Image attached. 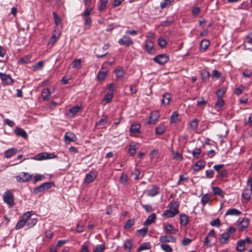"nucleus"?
I'll use <instances>...</instances> for the list:
<instances>
[{
  "mask_svg": "<svg viewBox=\"0 0 252 252\" xmlns=\"http://www.w3.org/2000/svg\"><path fill=\"white\" fill-rule=\"evenodd\" d=\"M32 214V211H28L24 213L19 221L17 222L15 228L16 229H20L22 228L30 219Z\"/></svg>",
  "mask_w": 252,
  "mask_h": 252,
  "instance_id": "1",
  "label": "nucleus"
},
{
  "mask_svg": "<svg viewBox=\"0 0 252 252\" xmlns=\"http://www.w3.org/2000/svg\"><path fill=\"white\" fill-rule=\"evenodd\" d=\"M57 157L54 153H49L47 152H42L37 154L35 157L31 158V159L42 160L45 159H52Z\"/></svg>",
  "mask_w": 252,
  "mask_h": 252,
  "instance_id": "2",
  "label": "nucleus"
},
{
  "mask_svg": "<svg viewBox=\"0 0 252 252\" xmlns=\"http://www.w3.org/2000/svg\"><path fill=\"white\" fill-rule=\"evenodd\" d=\"M236 229L234 227H230L228 228L227 232H225L221 234L219 238L220 243L224 244L227 243L230 235L235 233Z\"/></svg>",
  "mask_w": 252,
  "mask_h": 252,
  "instance_id": "3",
  "label": "nucleus"
},
{
  "mask_svg": "<svg viewBox=\"0 0 252 252\" xmlns=\"http://www.w3.org/2000/svg\"><path fill=\"white\" fill-rule=\"evenodd\" d=\"M3 201L6 203L9 207H11L14 205V196L11 190H6L3 195Z\"/></svg>",
  "mask_w": 252,
  "mask_h": 252,
  "instance_id": "4",
  "label": "nucleus"
},
{
  "mask_svg": "<svg viewBox=\"0 0 252 252\" xmlns=\"http://www.w3.org/2000/svg\"><path fill=\"white\" fill-rule=\"evenodd\" d=\"M54 184L52 182H45L40 186L36 187L34 189V192L35 193H38L39 192H42L45 190H47L51 188Z\"/></svg>",
  "mask_w": 252,
  "mask_h": 252,
  "instance_id": "5",
  "label": "nucleus"
},
{
  "mask_svg": "<svg viewBox=\"0 0 252 252\" xmlns=\"http://www.w3.org/2000/svg\"><path fill=\"white\" fill-rule=\"evenodd\" d=\"M97 175V173L95 170H91L88 173H87L84 179V183L85 184H89L90 183L93 182L96 178Z\"/></svg>",
  "mask_w": 252,
  "mask_h": 252,
  "instance_id": "6",
  "label": "nucleus"
},
{
  "mask_svg": "<svg viewBox=\"0 0 252 252\" xmlns=\"http://www.w3.org/2000/svg\"><path fill=\"white\" fill-rule=\"evenodd\" d=\"M246 243H248V244L252 243V241L248 237H247L246 238L244 239V240L239 241L237 242V247L236 248V250L239 252H243L245 249Z\"/></svg>",
  "mask_w": 252,
  "mask_h": 252,
  "instance_id": "7",
  "label": "nucleus"
},
{
  "mask_svg": "<svg viewBox=\"0 0 252 252\" xmlns=\"http://www.w3.org/2000/svg\"><path fill=\"white\" fill-rule=\"evenodd\" d=\"M144 49L150 54H154L155 52L154 42L151 40L146 39L145 41Z\"/></svg>",
  "mask_w": 252,
  "mask_h": 252,
  "instance_id": "8",
  "label": "nucleus"
},
{
  "mask_svg": "<svg viewBox=\"0 0 252 252\" xmlns=\"http://www.w3.org/2000/svg\"><path fill=\"white\" fill-rule=\"evenodd\" d=\"M153 60L157 63L159 64H163L169 60L168 56L166 54H160L156 56Z\"/></svg>",
  "mask_w": 252,
  "mask_h": 252,
  "instance_id": "9",
  "label": "nucleus"
},
{
  "mask_svg": "<svg viewBox=\"0 0 252 252\" xmlns=\"http://www.w3.org/2000/svg\"><path fill=\"white\" fill-rule=\"evenodd\" d=\"M32 177V175H30L26 172H22L19 175L16 177L17 181L19 182H26L30 181Z\"/></svg>",
  "mask_w": 252,
  "mask_h": 252,
  "instance_id": "10",
  "label": "nucleus"
},
{
  "mask_svg": "<svg viewBox=\"0 0 252 252\" xmlns=\"http://www.w3.org/2000/svg\"><path fill=\"white\" fill-rule=\"evenodd\" d=\"M118 43L120 45L126 47H127L133 44L132 40L127 35H123V37L119 40Z\"/></svg>",
  "mask_w": 252,
  "mask_h": 252,
  "instance_id": "11",
  "label": "nucleus"
},
{
  "mask_svg": "<svg viewBox=\"0 0 252 252\" xmlns=\"http://www.w3.org/2000/svg\"><path fill=\"white\" fill-rule=\"evenodd\" d=\"M64 138L66 144H69L71 142H75L77 139L75 134L71 132H66L64 134Z\"/></svg>",
  "mask_w": 252,
  "mask_h": 252,
  "instance_id": "12",
  "label": "nucleus"
},
{
  "mask_svg": "<svg viewBox=\"0 0 252 252\" xmlns=\"http://www.w3.org/2000/svg\"><path fill=\"white\" fill-rule=\"evenodd\" d=\"M61 32L59 30H55L54 33L51 37L48 43V45L52 46L57 41L61 35Z\"/></svg>",
  "mask_w": 252,
  "mask_h": 252,
  "instance_id": "13",
  "label": "nucleus"
},
{
  "mask_svg": "<svg viewBox=\"0 0 252 252\" xmlns=\"http://www.w3.org/2000/svg\"><path fill=\"white\" fill-rule=\"evenodd\" d=\"M160 115L158 111H154L151 113L149 116V120L148 124H155L158 121Z\"/></svg>",
  "mask_w": 252,
  "mask_h": 252,
  "instance_id": "14",
  "label": "nucleus"
},
{
  "mask_svg": "<svg viewBox=\"0 0 252 252\" xmlns=\"http://www.w3.org/2000/svg\"><path fill=\"white\" fill-rule=\"evenodd\" d=\"M0 78L4 84H11L12 83L13 80L9 75L0 72Z\"/></svg>",
  "mask_w": 252,
  "mask_h": 252,
  "instance_id": "15",
  "label": "nucleus"
},
{
  "mask_svg": "<svg viewBox=\"0 0 252 252\" xmlns=\"http://www.w3.org/2000/svg\"><path fill=\"white\" fill-rule=\"evenodd\" d=\"M206 164L205 161L199 160L192 166V169L194 172H198L203 168Z\"/></svg>",
  "mask_w": 252,
  "mask_h": 252,
  "instance_id": "16",
  "label": "nucleus"
},
{
  "mask_svg": "<svg viewBox=\"0 0 252 252\" xmlns=\"http://www.w3.org/2000/svg\"><path fill=\"white\" fill-rule=\"evenodd\" d=\"M108 70L103 66H102L101 69L98 72L97 75V79L99 81H103L105 79L106 76L107 74Z\"/></svg>",
  "mask_w": 252,
  "mask_h": 252,
  "instance_id": "17",
  "label": "nucleus"
},
{
  "mask_svg": "<svg viewBox=\"0 0 252 252\" xmlns=\"http://www.w3.org/2000/svg\"><path fill=\"white\" fill-rule=\"evenodd\" d=\"M212 193L213 195H219L221 198H223L225 195V192L219 187H212Z\"/></svg>",
  "mask_w": 252,
  "mask_h": 252,
  "instance_id": "18",
  "label": "nucleus"
},
{
  "mask_svg": "<svg viewBox=\"0 0 252 252\" xmlns=\"http://www.w3.org/2000/svg\"><path fill=\"white\" fill-rule=\"evenodd\" d=\"M159 241L164 244L167 242H175L176 239L172 236L161 235L159 238Z\"/></svg>",
  "mask_w": 252,
  "mask_h": 252,
  "instance_id": "19",
  "label": "nucleus"
},
{
  "mask_svg": "<svg viewBox=\"0 0 252 252\" xmlns=\"http://www.w3.org/2000/svg\"><path fill=\"white\" fill-rule=\"evenodd\" d=\"M249 220L247 218H243L238 224V230L240 231H243L249 225Z\"/></svg>",
  "mask_w": 252,
  "mask_h": 252,
  "instance_id": "20",
  "label": "nucleus"
},
{
  "mask_svg": "<svg viewBox=\"0 0 252 252\" xmlns=\"http://www.w3.org/2000/svg\"><path fill=\"white\" fill-rule=\"evenodd\" d=\"M140 127V125L139 124L136 123L132 124L129 129L130 134L131 135H134L139 133Z\"/></svg>",
  "mask_w": 252,
  "mask_h": 252,
  "instance_id": "21",
  "label": "nucleus"
},
{
  "mask_svg": "<svg viewBox=\"0 0 252 252\" xmlns=\"http://www.w3.org/2000/svg\"><path fill=\"white\" fill-rule=\"evenodd\" d=\"M159 193V188L155 186L152 187L150 189L147 190V195L150 197H154Z\"/></svg>",
  "mask_w": 252,
  "mask_h": 252,
  "instance_id": "22",
  "label": "nucleus"
},
{
  "mask_svg": "<svg viewBox=\"0 0 252 252\" xmlns=\"http://www.w3.org/2000/svg\"><path fill=\"white\" fill-rule=\"evenodd\" d=\"M139 147V144L137 143H131L129 146L128 153L130 156H133L135 153L136 149Z\"/></svg>",
  "mask_w": 252,
  "mask_h": 252,
  "instance_id": "23",
  "label": "nucleus"
},
{
  "mask_svg": "<svg viewBox=\"0 0 252 252\" xmlns=\"http://www.w3.org/2000/svg\"><path fill=\"white\" fill-rule=\"evenodd\" d=\"M212 194L211 193H206L201 197V203L203 206H205L207 203L210 201H212L211 197Z\"/></svg>",
  "mask_w": 252,
  "mask_h": 252,
  "instance_id": "24",
  "label": "nucleus"
},
{
  "mask_svg": "<svg viewBox=\"0 0 252 252\" xmlns=\"http://www.w3.org/2000/svg\"><path fill=\"white\" fill-rule=\"evenodd\" d=\"M157 216L156 214L155 213H153L150 216H149L146 220V221L144 222V226H148L153 222H155V220H156Z\"/></svg>",
  "mask_w": 252,
  "mask_h": 252,
  "instance_id": "25",
  "label": "nucleus"
},
{
  "mask_svg": "<svg viewBox=\"0 0 252 252\" xmlns=\"http://www.w3.org/2000/svg\"><path fill=\"white\" fill-rule=\"evenodd\" d=\"M242 214V212L235 208H230L227 210L225 213L226 216H239Z\"/></svg>",
  "mask_w": 252,
  "mask_h": 252,
  "instance_id": "26",
  "label": "nucleus"
},
{
  "mask_svg": "<svg viewBox=\"0 0 252 252\" xmlns=\"http://www.w3.org/2000/svg\"><path fill=\"white\" fill-rule=\"evenodd\" d=\"M178 206L179 205L177 202L174 200H172L168 205L169 209L172 211L173 212L179 214Z\"/></svg>",
  "mask_w": 252,
  "mask_h": 252,
  "instance_id": "27",
  "label": "nucleus"
},
{
  "mask_svg": "<svg viewBox=\"0 0 252 252\" xmlns=\"http://www.w3.org/2000/svg\"><path fill=\"white\" fill-rule=\"evenodd\" d=\"M166 126L163 123L160 124L156 128V133L157 135L162 134L166 130Z\"/></svg>",
  "mask_w": 252,
  "mask_h": 252,
  "instance_id": "28",
  "label": "nucleus"
},
{
  "mask_svg": "<svg viewBox=\"0 0 252 252\" xmlns=\"http://www.w3.org/2000/svg\"><path fill=\"white\" fill-rule=\"evenodd\" d=\"M210 45V41L209 40L204 39L202 40L200 44V50L201 52L205 51Z\"/></svg>",
  "mask_w": 252,
  "mask_h": 252,
  "instance_id": "29",
  "label": "nucleus"
},
{
  "mask_svg": "<svg viewBox=\"0 0 252 252\" xmlns=\"http://www.w3.org/2000/svg\"><path fill=\"white\" fill-rule=\"evenodd\" d=\"M15 133L17 136H21L23 138H26L27 137V134L26 132L20 127H16L15 129Z\"/></svg>",
  "mask_w": 252,
  "mask_h": 252,
  "instance_id": "30",
  "label": "nucleus"
},
{
  "mask_svg": "<svg viewBox=\"0 0 252 252\" xmlns=\"http://www.w3.org/2000/svg\"><path fill=\"white\" fill-rule=\"evenodd\" d=\"M17 149L15 148H11L6 150L4 153V156L7 158H9L15 155L17 153Z\"/></svg>",
  "mask_w": 252,
  "mask_h": 252,
  "instance_id": "31",
  "label": "nucleus"
},
{
  "mask_svg": "<svg viewBox=\"0 0 252 252\" xmlns=\"http://www.w3.org/2000/svg\"><path fill=\"white\" fill-rule=\"evenodd\" d=\"M84 19V29L88 30L90 29L92 25V19L90 17H83Z\"/></svg>",
  "mask_w": 252,
  "mask_h": 252,
  "instance_id": "32",
  "label": "nucleus"
},
{
  "mask_svg": "<svg viewBox=\"0 0 252 252\" xmlns=\"http://www.w3.org/2000/svg\"><path fill=\"white\" fill-rule=\"evenodd\" d=\"M108 0H99L98 3V10L100 11L106 9Z\"/></svg>",
  "mask_w": 252,
  "mask_h": 252,
  "instance_id": "33",
  "label": "nucleus"
},
{
  "mask_svg": "<svg viewBox=\"0 0 252 252\" xmlns=\"http://www.w3.org/2000/svg\"><path fill=\"white\" fill-rule=\"evenodd\" d=\"M51 92L48 88L44 89L41 93V96L43 100H47L50 98Z\"/></svg>",
  "mask_w": 252,
  "mask_h": 252,
  "instance_id": "34",
  "label": "nucleus"
},
{
  "mask_svg": "<svg viewBox=\"0 0 252 252\" xmlns=\"http://www.w3.org/2000/svg\"><path fill=\"white\" fill-rule=\"evenodd\" d=\"M132 245L133 244L131 240L129 239L126 240L124 243V250L127 252H129L132 249Z\"/></svg>",
  "mask_w": 252,
  "mask_h": 252,
  "instance_id": "35",
  "label": "nucleus"
},
{
  "mask_svg": "<svg viewBox=\"0 0 252 252\" xmlns=\"http://www.w3.org/2000/svg\"><path fill=\"white\" fill-rule=\"evenodd\" d=\"M107 122V119H101L96 123L95 126L98 128H102L104 127Z\"/></svg>",
  "mask_w": 252,
  "mask_h": 252,
  "instance_id": "36",
  "label": "nucleus"
},
{
  "mask_svg": "<svg viewBox=\"0 0 252 252\" xmlns=\"http://www.w3.org/2000/svg\"><path fill=\"white\" fill-rule=\"evenodd\" d=\"M224 104V101L221 98H219L218 101L215 103L214 108L217 111L219 112Z\"/></svg>",
  "mask_w": 252,
  "mask_h": 252,
  "instance_id": "37",
  "label": "nucleus"
},
{
  "mask_svg": "<svg viewBox=\"0 0 252 252\" xmlns=\"http://www.w3.org/2000/svg\"><path fill=\"white\" fill-rule=\"evenodd\" d=\"M171 100V96L169 94H165L163 95L161 102L162 104L166 105L169 104Z\"/></svg>",
  "mask_w": 252,
  "mask_h": 252,
  "instance_id": "38",
  "label": "nucleus"
},
{
  "mask_svg": "<svg viewBox=\"0 0 252 252\" xmlns=\"http://www.w3.org/2000/svg\"><path fill=\"white\" fill-rule=\"evenodd\" d=\"M178 214L175 212H173L172 211H171L170 210L167 209L165 210L163 213V216L164 217H165L167 218H173Z\"/></svg>",
  "mask_w": 252,
  "mask_h": 252,
  "instance_id": "39",
  "label": "nucleus"
},
{
  "mask_svg": "<svg viewBox=\"0 0 252 252\" xmlns=\"http://www.w3.org/2000/svg\"><path fill=\"white\" fill-rule=\"evenodd\" d=\"M174 0H162L160 3V6L161 9H164L170 5L171 3Z\"/></svg>",
  "mask_w": 252,
  "mask_h": 252,
  "instance_id": "40",
  "label": "nucleus"
},
{
  "mask_svg": "<svg viewBox=\"0 0 252 252\" xmlns=\"http://www.w3.org/2000/svg\"><path fill=\"white\" fill-rule=\"evenodd\" d=\"M180 217L181 224L183 225H186L188 223L189 217L185 214H181Z\"/></svg>",
  "mask_w": 252,
  "mask_h": 252,
  "instance_id": "41",
  "label": "nucleus"
},
{
  "mask_svg": "<svg viewBox=\"0 0 252 252\" xmlns=\"http://www.w3.org/2000/svg\"><path fill=\"white\" fill-rule=\"evenodd\" d=\"M151 248V246L150 243H143L140 245L137 251L139 252L143 250L150 249Z\"/></svg>",
  "mask_w": 252,
  "mask_h": 252,
  "instance_id": "42",
  "label": "nucleus"
},
{
  "mask_svg": "<svg viewBox=\"0 0 252 252\" xmlns=\"http://www.w3.org/2000/svg\"><path fill=\"white\" fill-rule=\"evenodd\" d=\"M150 156L152 160H157L159 158V153L157 150H153L150 154Z\"/></svg>",
  "mask_w": 252,
  "mask_h": 252,
  "instance_id": "43",
  "label": "nucleus"
},
{
  "mask_svg": "<svg viewBox=\"0 0 252 252\" xmlns=\"http://www.w3.org/2000/svg\"><path fill=\"white\" fill-rule=\"evenodd\" d=\"M251 190L248 189H245L242 192V196L246 200H249L251 198Z\"/></svg>",
  "mask_w": 252,
  "mask_h": 252,
  "instance_id": "44",
  "label": "nucleus"
},
{
  "mask_svg": "<svg viewBox=\"0 0 252 252\" xmlns=\"http://www.w3.org/2000/svg\"><path fill=\"white\" fill-rule=\"evenodd\" d=\"M198 121L197 119H193L192 121L190 122L189 124L190 128L193 130H195L198 127Z\"/></svg>",
  "mask_w": 252,
  "mask_h": 252,
  "instance_id": "45",
  "label": "nucleus"
},
{
  "mask_svg": "<svg viewBox=\"0 0 252 252\" xmlns=\"http://www.w3.org/2000/svg\"><path fill=\"white\" fill-rule=\"evenodd\" d=\"M227 174V171L226 170H222L219 172L217 175V178L220 180H224L226 177Z\"/></svg>",
  "mask_w": 252,
  "mask_h": 252,
  "instance_id": "46",
  "label": "nucleus"
},
{
  "mask_svg": "<svg viewBox=\"0 0 252 252\" xmlns=\"http://www.w3.org/2000/svg\"><path fill=\"white\" fill-rule=\"evenodd\" d=\"M137 84H133L129 86V87L126 86L125 88V91H126V89L128 88H129L130 93L132 94H135L137 91Z\"/></svg>",
  "mask_w": 252,
  "mask_h": 252,
  "instance_id": "47",
  "label": "nucleus"
},
{
  "mask_svg": "<svg viewBox=\"0 0 252 252\" xmlns=\"http://www.w3.org/2000/svg\"><path fill=\"white\" fill-rule=\"evenodd\" d=\"M113 96V93H107L105 97L103 98V101L105 102V103H109Z\"/></svg>",
  "mask_w": 252,
  "mask_h": 252,
  "instance_id": "48",
  "label": "nucleus"
},
{
  "mask_svg": "<svg viewBox=\"0 0 252 252\" xmlns=\"http://www.w3.org/2000/svg\"><path fill=\"white\" fill-rule=\"evenodd\" d=\"M44 63L42 61L38 62L37 63L34 64L32 66L34 70H41L43 67Z\"/></svg>",
  "mask_w": 252,
  "mask_h": 252,
  "instance_id": "49",
  "label": "nucleus"
},
{
  "mask_svg": "<svg viewBox=\"0 0 252 252\" xmlns=\"http://www.w3.org/2000/svg\"><path fill=\"white\" fill-rule=\"evenodd\" d=\"M31 57L30 55H26L19 60L20 63H27L30 62Z\"/></svg>",
  "mask_w": 252,
  "mask_h": 252,
  "instance_id": "50",
  "label": "nucleus"
},
{
  "mask_svg": "<svg viewBox=\"0 0 252 252\" xmlns=\"http://www.w3.org/2000/svg\"><path fill=\"white\" fill-rule=\"evenodd\" d=\"M115 73L118 79H122L124 76V71L121 67H118L116 69Z\"/></svg>",
  "mask_w": 252,
  "mask_h": 252,
  "instance_id": "51",
  "label": "nucleus"
},
{
  "mask_svg": "<svg viewBox=\"0 0 252 252\" xmlns=\"http://www.w3.org/2000/svg\"><path fill=\"white\" fill-rule=\"evenodd\" d=\"M53 15L54 19L55 24L56 26H58L61 23V19L55 12H53Z\"/></svg>",
  "mask_w": 252,
  "mask_h": 252,
  "instance_id": "52",
  "label": "nucleus"
},
{
  "mask_svg": "<svg viewBox=\"0 0 252 252\" xmlns=\"http://www.w3.org/2000/svg\"><path fill=\"white\" fill-rule=\"evenodd\" d=\"M160 248L161 249L164 251L165 252H172V249L171 247L166 244H161L160 245Z\"/></svg>",
  "mask_w": 252,
  "mask_h": 252,
  "instance_id": "53",
  "label": "nucleus"
},
{
  "mask_svg": "<svg viewBox=\"0 0 252 252\" xmlns=\"http://www.w3.org/2000/svg\"><path fill=\"white\" fill-rule=\"evenodd\" d=\"M85 10L81 14L83 17H90V15L91 14L93 9L91 7H86Z\"/></svg>",
  "mask_w": 252,
  "mask_h": 252,
  "instance_id": "54",
  "label": "nucleus"
},
{
  "mask_svg": "<svg viewBox=\"0 0 252 252\" xmlns=\"http://www.w3.org/2000/svg\"><path fill=\"white\" fill-rule=\"evenodd\" d=\"M105 245L104 244H100L96 246V247L94 249L93 252H103L105 250Z\"/></svg>",
  "mask_w": 252,
  "mask_h": 252,
  "instance_id": "55",
  "label": "nucleus"
},
{
  "mask_svg": "<svg viewBox=\"0 0 252 252\" xmlns=\"http://www.w3.org/2000/svg\"><path fill=\"white\" fill-rule=\"evenodd\" d=\"M164 229L166 233L171 234L173 230L174 227L171 224L168 223L165 225Z\"/></svg>",
  "mask_w": 252,
  "mask_h": 252,
  "instance_id": "56",
  "label": "nucleus"
},
{
  "mask_svg": "<svg viewBox=\"0 0 252 252\" xmlns=\"http://www.w3.org/2000/svg\"><path fill=\"white\" fill-rule=\"evenodd\" d=\"M84 227V223L82 221H79L77 224L76 230L77 232L80 233L83 231Z\"/></svg>",
  "mask_w": 252,
  "mask_h": 252,
  "instance_id": "57",
  "label": "nucleus"
},
{
  "mask_svg": "<svg viewBox=\"0 0 252 252\" xmlns=\"http://www.w3.org/2000/svg\"><path fill=\"white\" fill-rule=\"evenodd\" d=\"M201 152V150L200 148H195L192 152V154L195 158H198Z\"/></svg>",
  "mask_w": 252,
  "mask_h": 252,
  "instance_id": "58",
  "label": "nucleus"
},
{
  "mask_svg": "<svg viewBox=\"0 0 252 252\" xmlns=\"http://www.w3.org/2000/svg\"><path fill=\"white\" fill-rule=\"evenodd\" d=\"M81 109V107L78 106H74L73 107L71 108L69 110L70 113L72 114L73 115H75L77 114L80 110Z\"/></svg>",
  "mask_w": 252,
  "mask_h": 252,
  "instance_id": "59",
  "label": "nucleus"
},
{
  "mask_svg": "<svg viewBox=\"0 0 252 252\" xmlns=\"http://www.w3.org/2000/svg\"><path fill=\"white\" fill-rule=\"evenodd\" d=\"M72 64L73 67L74 68L80 67L81 64V60L80 59H78L73 60Z\"/></svg>",
  "mask_w": 252,
  "mask_h": 252,
  "instance_id": "60",
  "label": "nucleus"
},
{
  "mask_svg": "<svg viewBox=\"0 0 252 252\" xmlns=\"http://www.w3.org/2000/svg\"><path fill=\"white\" fill-rule=\"evenodd\" d=\"M201 76L203 81H205L208 79L210 76V73L206 70H203L201 72Z\"/></svg>",
  "mask_w": 252,
  "mask_h": 252,
  "instance_id": "61",
  "label": "nucleus"
},
{
  "mask_svg": "<svg viewBox=\"0 0 252 252\" xmlns=\"http://www.w3.org/2000/svg\"><path fill=\"white\" fill-rule=\"evenodd\" d=\"M148 231V226H144V227L138 230L137 232L139 235H142V236H144Z\"/></svg>",
  "mask_w": 252,
  "mask_h": 252,
  "instance_id": "62",
  "label": "nucleus"
},
{
  "mask_svg": "<svg viewBox=\"0 0 252 252\" xmlns=\"http://www.w3.org/2000/svg\"><path fill=\"white\" fill-rule=\"evenodd\" d=\"M158 43L159 46H160L161 47H164L166 46L167 44V42L164 38L162 37H160L158 38Z\"/></svg>",
  "mask_w": 252,
  "mask_h": 252,
  "instance_id": "63",
  "label": "nucleus"
},
{
  "mask_svg": "<svg viewBox=\"0 0 252 252\" xmlns=\"http://www.w3.org/2000/svg\"><path fill=\"white\" fill-rule=\"evenodd\" d=\"M127 179H128L127 176L126 174L123 173L121 174V178H120L121 183L123 184H126L127 181Z\"/></svg>",
  "mask_w": 252,
  "mask_h": 252,
  "instance_id": "64",
  "label": "nucleus"
}]
</instances>
